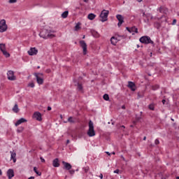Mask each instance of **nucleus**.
<instances>
[{
    "label": "nucleus",
    "mask_w": 179,
    "mask_h": 179,
    "mask_svg": "<svg viewBox=\"0 0 179 179\" xmlns=\"http://www.w3.org/2000/svg\"><path fill=\"white\" fill-rule=\"evenodd\" d=\"M10 159L13 160V163H16V152L15 151H10Z\"/></svg>",
    "instance_id": "f3484780"
},
{
    "label": "nucleus",
    "mask_w": 179,
    "mask_h": 179,
    "mask_svg": "<svg viewBox=\"0 0 179 179\" xmlns=\"http://www.w3.org/2000/svg\"><path fill=\"white\" fill-rule=\"evenodd\" d=\"M99 178L103 179V173H100Z\"/></svg>",
    "instance_id": "a19ab883"
},
{
    "label": "nucleus",
    "mask_w": 179,
    "mask_h": 179,
    "mask_svg": "<svg viewBox=\"0 0 179 179\" xmlns=\"http://www.w3.org/2000/svg\"><path fill=\"white\" fill-rule=\"evenodd\" d=\"M120 129H121V131H124V129H125V126H120Z\"/></svg>",
    "instance_id": "c9c22d12"
},
{
    "label": "nucleus",
    "mask_w": 179,
    "mask_h": 179,
    "mask_svg": "<svg viewBox=\"0 0 179 179\" xmlns=\"http://www.w3.org/2000/svg\"><path fill=\"white\" fill-rule=\"evenodd\" d=\"M128 87L132 90V92H135L136 90V86L135 85V83L133 82L129 81L128 83Z\"/></svg>",
    "instance_id": "ddd939ff"
},
{
    "label": "nucleus",
    "mask_w": 179,
    "mask_h": 179,
    "mask_svg": "<svg viewBox=\"0 0 179 179\" xmlns=\"http://www.w3.org/2000/svg\"><path fill=\"white\" fill-rule=\"evenodd\" d=\"M84 2H89V0H83Z\"/></svg>",
    "instance_id": "de8ad7c7"
},
{
    "label": "nucleus",
    "mask_w": 179,
    "mask_h": 179,
    "mask_svg": "<svg viewBox=\"0 0 179 179\" xmlns=\"http://www.w3.org/2000/svg\"><path fill=\"white\" fill-rule=\"evenodd\" d=\"M143 141H146V136L143 138Z\"/></svg>",
    "instance_id": "603ef678"
},
{
    "label": "nucleus",
    "mask_w": 179,
    "mask_h": 179,
    "mask_svg": "<svg viewBox=\"0 0 179 179\" xmlns=\"http://www.w3.org/2000/svg\"><path fill=\"white\" fill-rule=\"evenodd\" d=\"M172 121H174V119H171Z\"/></svg>",
    "instance_id": "e2e57ef3"
},
{
    "label": "nucleus",
    "mask_w": 179,
    "mask_h": 179,
    "mask_svg": "<svg viewBox=\"0 0 179 179\" xmlns=\"http://www.w3.org/2000/svg\"><path fill=\"white\" fill-rule=\"evenodd\" d=\"M0 176H2V171L0 169Z\"/></svg>",
    "instance_id": "09e8293b"
},
{
    "label": "nucleus",
    "mask_w": 179,
    "mask_h": 179,
    "mask_svg": "<svg viewBox=\"0 0 179 179\" xmlns=\"http://www.w3.org/2000/svg\"><path fill=\"white\" fill-rule=\"evenodd\" d=\"M90 136H93V135H90Z\"/></svg>",
    "instance_id": "338daca9"
},
{
    "label": "nucleus",
    "mask_w": 179,
    "mask_h": 179,
    "mask_svg": "<svg viewBox=\"0 0 179 179\" xmlns=\"http://www.w3.org/2000/svg\"><path fill=\"white\" fill-rule=\"evenodd\" d=\"M87 135H96V133L94 132V126L92 120L89 122V131Z\"/></svg>",
    "instance_id": "423d86ee"
},
{
    "label": "nucleus",
    "mask_w": 179,
    "mask_h": 179,
    "mask_svg": "<svg viewBox=\"0 0 179 179\" xmlns=\"http://www.w3.org/2000/svg\"><path fill=\"white\" fill-rule=\"evenodd\" d=\"M114 124H115V122H112V125H114Z\"/></svg>",
    "instance_id": "864d4df0"
},
{
    "label": "nucleus",
    "mask_w": 179,
    "mask_h": 179,
    "mask_svg": "<svg viewBox=\"0 0 179 179\" xmlns=\"http://www.w3.org/2000/svg\"><path fill=\"white\" fill-rule=\"evenodd\" d=\"M7 78L8 80H16V76H15V73L12 71H8Z\"/></svg>",
    "instance_id": "9d476101"
},
{
    "label": "nucleus",
    "mask_w": 179,
    "mask_h": 179,
    "mask_svg": "<svg viewBox=\"0 0 179 179\" xmlns=\"http://www.w3.org/2000/svg\"><path fill=\"white\" fill-rule=\"evenodd\" d=\"M8 30V24L6 20L3 19L0 20V33H5Z\"/></svg>",
    "instance_id": "7ed1b4c3"
},
{
    "label": "nucleus",
    "mask_w": 179,
    "mask_h": 179,
    "mask_svg": "<svg viewBox=\"0 0 179 179\" xmlns=\"http://www.w3.org/2000/svg\"><path fill=\"white\" fill-rule=\"evenodd\" d=\"M114 173L115 174H119L120 173V170L119 169H116L115 171H114Z\"/></svg>",
    "instance_id": "4c0bfd02"
},
{
    "label": "nucleus",
    "mask_w": 179,
    "mask_h": 179,
    "mask_svg": "<svg viewBox=\"0 0 179 179\" xmlns=\"http://www.w3.org/2000/svg\"><path fill=\"white\" fill-rule=\"evenodd\" d=\"M34 173H36V174H37V176H41V172H39L38 171H37L36 167H34Z\"/></svg>",
    "instance_id": "a878e982"
},
{
    "label": "nucleus",
    "mask_w": 179,
    "mask_h": 179,
    "mask_svg": "<svg viewBox=\"0 0 179 179\" xmlns=\"http://www.w3.org/2000/svg\"><path fill=\"white\" fill-rule=\"evenodd\" d=\"M78 90H82V89H83L82 85L78 84Z\"/></svg>",
    "instance_id": "f704fd0d"
},
{
    "label": "nucleus",
    "mask_w": 179,
    "mask_h": 179,
    "mask_svg": "<svg viewBox=\"0 0 179 179\" xmlns=\"http://www.w3.org/2000/svg\"><path fill=\"white\" fill-rule=\"evenodd\" d=\"M41 160L42 163H45V159H44V158H43V157H41Z\"/></svg>",
    "instance_id": "58836bf2"
},
{
    "label": "nucleus",
    "mask_w": 179,
    "mask_h": 179,
    "mask_svg": "<svg viewBox=\"0 0 179 179\" xmlns=\"http://www.w3.org/2000/svg\"><path fill=\"white\" fill-rule=\"evenodd\" d=\"M62 164L64 166V169L66 170H71V169H72V165L68 162H65V161L62 162Z\"/></svg>",
    "instance_id": "4468645a"
},
{
    "label": "nucleus",
    "mask_w": 179,
    "mask_h": 179,
    "mask_svg": "<svg viewBox=\"0 0 179 179\" xmlns=\"http://www.w3.org/2000/svg\"><path fill=\"white\" fill-rule=\"evenodd\" d=\"M117 20H119V22L117 24V26L120 27L121 26V24H122V23H124V17H122V15H117L116 16Z\"/></svg>",
    "instance_id": "f8f14e48"
},
{
    "label": "nucleus",
    "mask_w": 179,
    "mask_h": 179,
    "mask_svg": "<svg viewBox=\"0 0 179 179\" xmlns=\"http://www.w3.org/2000/svg\"><path fill=\"white\" fill-rule=\"evenodd\" d=\"M126 29L127 30H128L129 33H132V34H135V33H138V28L135 27H133L131 29L127 27Z\"/></svg>",
    "instance_id": "dca6fc26"
},
{
    "label": "nucleus",
    "mask_w": 179,
    "mask_h": 179,
    "mask_svg": "<svg viewBox=\"0 0 179 179\" xmlns=\"http://www.w3.org/2000/svg\"><path fill=\"white\" fill-rule=\"evenodd\" d=\"M130 127H134V126L131 125Z\"/></svg>",
    "instance_id": "774afa93"
},
{
    "label": "nucleus",
    "mask_w": 179,
    "mask_h": 179,
    "mask_svg": "<svg viewBox=\"0 0 179 179\" xmlns=\"http://www.w3.org/2000/svg\"><path fill=\"white\" fill-rule=\"evenodd\" d=\"M9 3H16L17 2V0H9Z\"/></svg>",
    "instance_id": "2f4dec72"
},
{
    "label": "nucleus",
    "mask_w": 179,
    "mask_h": 179,
    "mask_svg": "<svg viewBox=\"0 0 179 179\" xmlns=\"http://www.w3.org/2000/svg\"><path fill=\"white\" fill-rule=\"evenodd\" d=\"M140 41L143 44H153V41L149 36H142L140 38Z\"/></svg>",
    "instance_id": "20e7f679"
},
{
    "label": "nucleus",
    "mask_w": 179,
    "mask_h": 179,
    "mask_svg": "<svg viewBox=\"0 0 179 179\" xmlns=\"http://www.w3.org/2000/svg\"><path fill=\"white\" fill-rule=\"evenodd\" d=\"M32 118L34 120H36V121H43V117L40 112H34L32 115Z\"/></svg>",
    "instance_id": "1a4fd4ad"
},
{
    "label": "nucleus",
    "mask_w": 179,
    "mask_h": 179,
    "mask_svg": "<svg viewBox=\"0 0 179 179\" xmlns=\"http://www.w3.org/2000/svg\"><path fill=\"white\" fill-rule=\"evenodd\" d=\"M69 171L70 174H71V175L75 174V170H73V169H70V170H69Z\"/></svg>",
    "instance_id": "473e14b6"
},
{
    "label": "nucleus",
    "mask_w": 179,
    "mask_h": 179,
    "mask_svg": "<svg viewBox=\"0 0 179 179\" xmlns=\"http://www.w3.org/2000/svg\"><path fill=\"white\" fill-rule=\"evenodd\" d=\"M176 179H179V176H178V177L176 178Z\"/></svg>",
    "instance_id": "bf43d9fd"
},
{
    "label": "nucleus",
    "mask_w": 179,
    "mask_h": 179,
    "mask_svg": "<svg viewBox=\"0 0 179 179\" xmlns=\"http://www.w3.org/2000/svg\"><path fill=\"white\" fill-rule=\"evenodd\" d=\"M103 97L106 101H108V100H110V96H108V94H105Z\"/></svg>",
    "instance_id": "bb28decb"
},
{
    "label": "nucleus",
    "mask_w": 179,
    "mask_h": 179,
    "mask_svg": "<svg viewBox=\"0 0 179 179\" xmlns=\"http://www.w3.org/2000/svg\"><path fill=\"white\" fill-rule=\"evenodd\" d=\"M80 47L83 48L84 55H86V54H87V45L86 44V42H85V41H80Z\"/></svg>",
    "instance_id": "6e6552de"
},
{
    "label": "nucleus",
    "mask_w": 179,
    "mask_h": 179,
    "mask_svg": "<svg viewBox=\"0 0 179 179\" xmlns=\"http://www.w3.org/2000/svg\"><path fill=\"white\" fill-rule=\"evenodd\" d=\"M23 122H27V120L24 119V117H22L15 123V127H18L20 124H23Z\"/></svg>",
    "instance_id": "2eb2a0df"
},
{
    "label": "nucleus",
    "mask_w": 179,
    "mask_h": 179,
    "mask_svg": "<svg viewBox=\"0 0 179 179\" xmlns=\"http://www.w3.org/2000/svg\"><path fill=\"white\" fill-rule=\"evenodd\" d=\"M61 118H62V115H60Z\"/></svg>",
    "instance_id": "69168bd1"
},
{
    "label": "nucleus",
    "mask_w": 179,
    "mask_h": 179,
    "mask_svg": "<svg viewBox=\"0 0 179 179\" xmlns=\"http://www.w3.org/2000/svg\"><path fill=\"white\" fill-rule=\"evenodd\" d=\"M162 103H163V104H164L166 103V100L163 99Z\"/></svg>",
    "instance_id": "c03bdc74"
},
{
    "label": "nucleus",
    "mask_w": 179,
    "mask_h": 179,
    "mask_svg": "<svg viewBox=\"0 0 179 179\" xmlns=\"http://www.w3.org/2000/svg\"><path fill=\"white\" fill-rule=\"evenodd\" d=\"M137 2H142V0H137Z\"/></svg>",
    "instance_id": "3c124183"
},
{
    "label": "nucleus",
    "mask_w": 179,
    "mask_h": 179,
    "mask_svg": "<svg viewBox=\"0 0 179 179\" xmlns=\"http://www.w3.org/2000/svg\"><path fill=\"white\" fill-rule=\"evenodd\" d=\"M108 10H103L100 14L101 22H107V17H108Z\"/></svg>",
    "instance_id": "39448f33"
},
{
    "label": "nucleus",
    "mask_w": 179,
    "mask_h": 179,
    "mask_svg": "<svg viewBox=\"0 0 179 179\" xmlns=\"http://www.w3.org/2000/svg\"><path fill=\"white\" fill-rule=\"evenodd\" d=\"M83 170L85 171V173H87L89 171V167H85V168H83Z\"/></svg>",
    "instance_id": "72a5a7b5"
},
{
    "label": "nucleus",
    "mask_w": 179,
    "mask_h": 179,
    "mask_svg": "<svg viewBox=\"0 0 179 179\" xmlns=\"http://www.w3.org/2000/svg\"><path fill=\"white\" fill-rule=\"evenodd\" d=\"M122 157L123 160H125V158H124V157Z\"/></svg>",
    "instance_id": "4d7b16f0"
},
{
    "label": "nucleus",
    "mask_w": 179,
    "mask_h": 179,
    "mask_svg": "<svg viewBox=\"0 0 179 179\" xmlns=\"http://www.w3.org/2000/svg\"><path fill=\"white\" fill-rule=\"evenodd\" d=\"M0 50L1 52H3V51H6V46L3 43H0Z\"/></svg>",
    "instance_id": "412c9836"
},
{
    "label": "nucleus",
    "mask_w": 179,
    "mask_h": 179,
    "mask_svg": "<svg viewBox=\"0 0 179 179\" xmlns=\"http://www.w3.org/2000/svg\"><path fill=\"white\" fill-rule=\"evenodd\" d=\"M34 76L36 78L38 85H43L44 83V74L43 73H35Z\"/></svg>",
    "instance_id": "f03ea898"
},
{
    "label": "nucleus",
    "mask_w": 179,
    "mask_h": 179,
    "mask_svg": "<svg viewBox=\"0 0 179 179\" xmlns=\"http://www.w3.org/2000/svg\"><path fill=\"white\" fill-rule=\"evenodd\" d=\"M69 142H70L69 140H67L66 141V145H68L69 143Z\"/></svg>",
    "instance_id": "49530a36"
},
{
    "label": "nucleus",
    "mask_w": 179,
    "mask_h": 179,
    "mask_svg": "<svg viewBox=\"0 0 179 179\" xmlns=\"http://www.w3.org/2000/svg\"><path fill=\"white\" fill-rule=\"evenodd\" d=\"M82 24H80V22H78L75 27H74V30L75 31H79V30H80V29H82V27H80Z\"/></svg>",
    "instance_id": "aec40b11"
},
{
    "label": "nucleus",
    "mask_w": 179,
    "mask_h": 179,
    "mask_svg": "<svg viewBox=\"0 0 179 179\" xmlns=\"http://www.w3.org/2000/svg\"><path fill=\"white\" fill-rule=\"evenodd\" d=\"M72 138H76V135H73V136H71Z\"/></svg>",
    "instance_id": "8fccbe9b"
},
{
    "label": "nucleus",
    "mask_w": 179,
    "mask_h": 179,
    "mask_svg": "<svg viewBox=\"0 0 179 179\" xmlns=\"http://www.w3.org/2000/svg\"><path fill=\"white\" fill-rule=\"evenodd\" d=\"M48 111H51V107H50V106H48Z\"/></svg>",
    "instance_id": "79ce46f5"
},
{
    "label": "nucleus",
    "mask_w": 179,
    "mask_h": 179,
    "mask_svg": "<svg viewBox=\"0 0 179 179\" xmlns=\"http://www.w3.org/2000/svg\"><path fill=\"white\" fill-rule=\"evenodd\" d=\"M35 85H34V82H31L29 83H28V87H34Z\"/></svg>",
    "instance_id": "cd10ccee"
},
{
    "label": "nucleus",
    "mask_w": 179,
    "mask_h": 179,
    "mask_svg": "<svg viewBox=\"0 0 179 179\" xmlns=\"http://www.w3.org/2000/svg\"><path fill=\"white\" fill-rule=\"evenodd\" d=\"M149 108L150 110H155V105L154 104L149 105Z\"/></svg>",
    "instance_id": "7c9ffc66"
},
{
    "label": "nucleus",
    "mask_w": 179,
    "mask_h": 179,
    "mask_svg": "<svg viewBox=\"0 0 179 179\" xmlns=\"http://www.w3.org/2000/svg\"><path fill=\"white\" fill-rule=\"evenodd\" d=\"M85 38V35L83 36V38Z\"/></svg>",
    "instance_id": "13d9d810"
},
{
    "label": "nucleus",
    "mask_w": 179,
    "mask_h": 179,
    "mask_svg": "<svg viewBox=\"0 0 179 179\" xmlns=\"http://www.w3.org/2000/svg\"><path fill=\"white\" fill-rule=\"evenodd\" d=\"M122 108H125V106H122Z\"/></svg>",
    "instance_id": "052dcab7"
},
{
    "label": "nucleus",
    "mask_w": 179,
    "mask_h": 179,
    "mask_svg": "<svg viewBox=\"0 0 179 179\" xmlns=\"http://www.w3.org/2000/svg\"><path fill=\"white\" fill-rule=\"evenodd\" d=\"M40 69V66H38V69Z\"/></svg>",
    "instance_id": "0e129e2a"
},
{
    "label": "nucleus",
    "mask_w": 179,
    "mask_h": 179,
    "mask_svg": "<svg viewBox=\"0 0 179 179\" xmlns=\"http://www.w3.org/2000/svg\"><path fill=\"white\" fill-rule=\"evenodd\" d=\"M106 154L108 155V156H110L111 155V153L108 152H106Z\"/></svg>",
    "instance_id": "37998d69"
},
{
    "label": "nucleus",
    "mask_w": 179,
    "mask_h": 179,
    "mask_svg": "<svg viewBox=\"0 0 179 179\" xmlns=\"http://www.w3.org/2000/svg\"><path fill=\"white\" fill-rule=\"evenodd\" d=\"M110 43L113 45H117V43H118V38L113 36L110 38Z\"/></svg>",
    "instance_id": "6ab92c4d"
},
{
    "label": "nucleus",
    "mask_w": 179,
    "mask_h": 179,
    "mask_svg": "<svg viewBox=\"0 0 179 179\" xmlns=\"http://www.w3.org/2000/svg\"><path fill=\"white\" fill-rule=\"evenodd\" d=\"M13 113H19V106H17V103H15L14 107L13 108Z\"/></svg>",
    "instance_id": "4be33fe9"
},
{
    "label": "nucleus",
    "mask_w": 179,
    "mask_h": 179,
    "mask_svg": "<svg viewBox=\"0 0 179 179\" xmlns=\"http://www.w3.org/2000/svg\"><path fill=\"white\" fill-rule=\"evenodd\" d=\"M3 52V55H4V57H6V58H9V57H10V54H9V52H8V51L4 50Z\"/></svg>",
    "instance_id": "393cba45"
},
{
    "label": "nucleus",
    "mask_w": 179,
    "mask_h": 179,
    "mask_svg": "<svg viewBox=\"0 0 179 179\" xmlns=\"http://www.w3.org/2000/svg\"><path fill=\"white\" fill-rule=\"evenodd\" d=\"M52 166L53 167H59V159H58V158H56L52 161Z\"/></svg>",
    "instance_id": "a211bd4d"
},
{
    "label": "nucleus",
    "mask_w": 179,
    "mask_h": 179,
    "mask_svg": "<svg viewBox=\"0 0 179 179\" xmlns=\"http://www.w3.org/2000/svg\"><path fill=\"white\" fill-rule=\"evenodd\" d=\"M28 179H34V176H31L30 178H29Z\"/></svg>",
    "instance_id": "a18cd8bd"
},
{
    "label": "nucleus",
    "mask_w": 179,
    "mask_h": 179,
    "mask_svg": "<svg viewBox=\"0 0 179 179\" xmlns=\"http://www.w3.org/2000/svg\"><path fill=\"white\" fill-rule=\"evenodd\" d=\"M176 23H177V20H173V22H172V24H176Z\"/></svg>",
    "instance_id": "ea45409f"
},
{
    "label": "nucleus",
    "mask_w": 179,
    "mask_h": 179,
    "mask_svg": "<svg viewBox=\"0 0 179 179\" xmlns=\"http://www.w3.org/2000/svg\"><path fill=\"white\" fill-rule=\"evenodd\" d=\"M155 143V145H159V143H160V141H159V139H156Z\"/></svg>",
    "instance_id": "e433bc0d"
},
{
    "label": "nucleus",
    "mask_w": 179,
    "mask_h": 179,
    "mask_svg": "<svg viewBox=\"0 0 179 179\" xmlns=\"http://www.w3.org/2000/svg\"><path fill=\"white\" fill-rule=\"evenodd\" d=\"M39 36L41 38H44L45 40L54 38V37H55V31L52 30L51 28L44 29L40 32Z\"/></svg>",
    "instance_id": "f257e3e1"
},
{
    "label": "nucleus",
    "mask_w": 179,
    "mask_h": 179,
    "mask_svg": "<svg viewBox=\"0 0 179 179\" xmlns=\"http://www.w3.org/2000/svg\"><path fill=\"white\" fill-rule=\"evenodd\" d=\"M23 129H24L23 127L18 128L17 130V134H22V132H23Z\"/></svg>",
    "instance_id": "c85d7f7f"
},
{
    "label": "nucleus",
    "mask_w": 179,
    "mask_h": 179,
    "mask_svg": "<svg viewBox=\"0 0 179 179\" xmlns=\"http://www.w3.org/2000/svg\"><path fill=\"white\" fill-rule=\"evenodd\" d=\"M137 48H139V45H137Z\"/></svg>",
    "instance_id": "6e6d98bb"
},
{
    "label": "nucleus",
    "mask_w": 179,
    "mask_h": 179,
    "mask_svg": "<svg viewBox=\"0 0 179 179\" xmlns=\"http://www.w3.org/2000/svg\"><path fill=\"white\" fill-rule=\"evenodd\" d=\"M68 15H69V11H64L63 13H62V17L63 19H66V17H68Z\"/></svg>",
    "instance_id": "5701e85b"
},
{
    "label": "nucleus",
    "mask_w": 179,
    "mask_h": 179,
    "mask_svg": "<svg viewBox=\"0 0 179 179\" xmlns=\"http://www.w3.org/2000/svg\"><path fill=\"white\" fill-rule=\"evenodd\" d=\"M94 17H96V15H94L93 13H90L88 15V19L90 20H93L94 19Z\"/></svg>",
    "instance_id": "b1692460"
},
{
    "label": "nucleus",
    "mask_w": 179,
    "mask_h": 179,
    "mask_svg": "<svg viewBox=\"0 0 179 179\" xmlns=\"http://www.w3.org/2000/svg\"><path fill=\"white\" fill-rule=\"evenodd\" d=\"M69 122L73 123L75 121L73 120V118L72 117H69L68 119Z\"/></svg>",
    "instance_id": "c756f323"
},
{
    "label": "nucleus",
    "mask_w": 179,
    "mask_h": 179,
    "mask_svg": "<svg viewBox=\"0 0 179 179\" xmlns=\"http://www.w3.org/2000/svg\"><path fill=\"white\" fill-rule=\"evenodd\" d=\"M112 155H115V152H112Z\"/></svg>",
    "instance_id": "5fc2aeb1"
},
{
    "label": "nucleus",
    "mask_w": 179,
    "mask_h": 179,
    "mask_svg": "<svg viewBox=\"0 0 179 179\" xmlns=\"http://www.w3.org/2000/svg\"><path fill=\"white\" fill-rule=\"evenodd\" d=\"M27 54L31 57L34 55H37L38 54V50L36 48H30L29 50L27 51Z\"/></svg>",
    "instance_id": "0eeeda50"
},
{
    "label": "nucleus",
    "mask_w": 179,
    "mask_h": 179,
    "mask_svg": "<svg viewBox=\"0 0 179 179\" xmlns=\"http://www.w3.org/2000/svg\"><path fill=\"white\" fill-rule=\"evenodd\" d=\"M7 176L8 177V179H12L13 177H15V172L13 171V169L8 170Z\"/></svg>",
    "instance_id": "9b49d317"
},
{
    "label": "nucleus",
    "mask_w": 179,
    "mask_h": 179,
    "mask_svg": "<svg viewBox=\"0 0 179 179\" xmlns=\"http://www.w3.org/2000/svg\"><path fill=\"white\" fill-rule=\"evenodd\" d=\"M143 16H145V13H143Z\"/></svg>",
    "instance_id": "680f3d73"
}]
</instances>
